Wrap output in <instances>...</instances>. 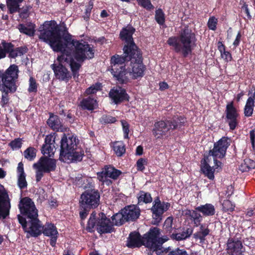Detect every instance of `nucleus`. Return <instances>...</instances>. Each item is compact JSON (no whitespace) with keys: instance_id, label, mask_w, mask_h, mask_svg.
Returning a JSON list of instances; mask_svg holds the SVG:
<instances>
[{"instance_id":"f257e3e1","label":"nucleus","mask_w":255,"mask_h":255,"mask_svg":"<svg viewBox=\"0 0 255 255\" xmlns=\"http://www.w3.org/2000/svg\"><path fill=\"white\" fill-rule=\"evenodd\" d=\"M39 38L48 44L53 51L61 52L57 59L59 65L53 69L56 78L67 81L71 77L66 66H70L74 78L78 77L81 63L94 57L93 49L85 41L73 39L67 30H61L51 23H45Z\"/></svg>"},{"instance_id":"f03ea898","label":"nucleus","mask_w":255,"mask_h":255,"mask_svg":"<svg viewBox=\"0 0 255 255\" xmlns=\"http://www.w3.org/2000/svg\"><path fill=\"white\" fill-rule=\"evenodd\" d=\"M132 53L124 54V57L117 55L111 57L112 74L121 83L127 82L129 77L136 79L143 75L144 67L140 51L138 56Z\"/></svg>"},{"instance_id":"7ed1b4c3","label":"nucleus","mask_w":255,"mask_h":255,"mask_svg":"<svg viewBox=\"0 0 255 255\" xmlns=\"http://www.w3.org/2000/svg\"><path fill=\"white\" fill-rule=\"evenodd\" d=\"M19 208L21 213L26 216L29 219L27 222L25 218L20 215L17 216L19 223L27 233V237L29 238V236L37 237L39 235L42 228L40 222L37 219L38 211L34 202L28 197L23 198L20 201Z\"/></svg>"},{"instance_id":"20e7f679","label":"nucleus","mask_w":255,"mask_h":255,"mask_svg":"<svg viewBox=\"0 0 255 255\" xmlns=\"http://www.w3.org/2000/svg\"><path fill=\"white\" fill-rule=\"evenodd\" d=\"M229 140L228 138L224 137L215 143L213 149L210 151L209 155L202 162L201 170L209 179H214L215 169L220 167L221 163L218 161L217 158H221L225 156L230 145Z\"/></svg>"},{"instance_id":"39448f33","label":"nucleus","mask_w":255,"mask_h":255,"mask_svg":"<svg viewBox=\"0 0 255 255\" xmlns=\"http://www.w3.org/2000/svg\"><path fill=\"white\" fill-rule=\"evenodd\" d=\"M162 239L159 238V230L154 228L144 234L142 238L138 233H131L128 240L127 246L130 248H135L143 245L156 255V250L159 248Z\"/></svg>"},{"instance_id":"423d86ee","label":"nucleus","mask_w":255,"mask_h":255,"mask_svg":"<svg viewBox=\"0 0 255 255\" xmlns=\"http://www.w3.org/2000/svg\"><path fill=\"white\" fill-rule=\"evenodd\" d=\"M77 139L74 136L65 135L61 140L60 157L67 162L80 161L82 159L84 151L77 147Z\"/></svg>"},{"instance_id":"0eeeda50","label":"nucleus","mask_w":255,"mask_h":255,"mask_svg":"<svg viewBox=\"0 0 255 255\" xmlns=\"http://www.w3.org/2000/svg\"><path fill=\"white\" fill-rule=\"evenodd\" d=\"M195 42V35L191 30L187 27L181 31L179 37H171L167 40V43L176 52H181L184 56L191 52Z\"/></svg>"},{"instance_id":"6e6552de","label":"nucleus","mask_w":255,"mask_h":255,"mask_svg":"<svg viewBox=\"0 0 255 255\" xmlns=\"http://www.w3.org/2000/svg\"><path fill=\"white\" fill-rule=\"evenodd\" d=\"M96 214L93 212L88 222L87 228L89 231H91L96 227L97 231L101 234L111 233L113 230V227L110 220L107 219L103 213L99 214L98 219L96 220Z\"/></svg>"},{"instance_id":"1a4fd4ad","label":"nucleus","mask_w":255,"mask_h":255,"mask_svg":"<svg viewBox=\"0 0 255 255\" xmlns=\"http://www.w3.org/2000/svg\"><path fill=\"white\" fill-rule=\"evenodd\" d=\"M33 167L36 170V180L39 182L44 173L55 170L56 167V160L52 158L41 157L38 162L33 164Z\"/></svg>"},{"instance_id":"9d476101","label":"nucleus","mask_w":255,"mask_h":255,"mask_svg":"<svg viewBox=\"0 0 255 255\" xmlns=\"http://www.w3.org/2000/svg\"><path fill=\"white\" fill-rule=\"evenodd\" d=\"M134 32V29L131 26H127L123 28L120 33V37L122 40L125 41L127 44L123 48L124 54L132 52L133 55H139V50L133 42L132 34Z\"/></svg>"},{"instance_id":"9b49d317","label":"nucleus","mask_w":255,"mask_h":255,"mask_svg":"<svg viewBox=\"0 0 255 255\" xmlns=\"http://www.w3.org/2000/svg\"><path fill=\"white\" fill-rule=\"evenodd\" d=\"M100 195L95 189L87 190L81 196L80 203L84 208H95L99 205Z\"/></svg>"},{"instance_id":"f8f14e48","label":"nucleus","mask_w":255,"mask_h":255,"mask_svg":"<svg viewBox=\"0 0 255 255\" xmlns=\"http://www.w3.org/2000/svg\"><path fill=\"white\" fill-rule=\"evenodd\" d=\"M121 174V172L111 166H105L101 171L97 173V178L103 184L109 185L112 183L109 179H116Z\"/></svg>"},{"instance_id":"ddd939ff","label":"nucleus","mask_w":255,"mask_h":255,"mask_svg":"<svg viewBox=\"0 0 255 255\" xmlns=\"http://www.w3.org/2000/svg\"><path fill=\"white\" fill-rule=\"evenodd\" d=\"M18 67L13 64L6 71L2 77V84L4 85L10 86L11 90L13 91L16 87L15 80L18 77Z\"/></svg>"},{"instance_id":"4468645a","label":"nucleus","mask_w":255,"mask_h":255,"mask_svg":"<svg viewBox=\"0 0 255 255\" xmlns=\"http://www.w3.org/2000/svg\"><path fill=\"white\" fill-rule=\"evenodd\" d=\"M10 200L3 186L0 184V219H4L9 214Z\"/></svg>"},{"instance_id":"2eb2a0df","label":"nucleus","mask_w":255,"mask_h":255,"mask_svg":"<svg viewBox=\"0 0 255 255\" xmlns=\"http://www.w3.org/2000/svg\"><path fill=\"white\" fill-rule=\"evenodd\" d=\"M167 241V239H162L159 248L156 250V255H189L184 249H180L178 248L172 249L170 247L167 248L162 247V244Z\"/></svg>"},{"instance_id":"dca6fc26","label":"nucleus","mask_w":255,"mask_h":255,"mask_svg":"<svg viewBox=\"0 0 255 255\" xmlns=\"http://www.w3.org/2000/svg\"><path fill=\"white\" fill-rule=\"evenodd\" d=\"M226 113L227 122L229 124L230 129H234L238 124L239 115L233 106V102L227 105Z\"/></svg>"},{"instance_id":"f3484780","label":"nucleus","mask_w":255,"mask_h":255,"mask_svg":"<svg viewBox=\"0 0 255 255\" xmlns=\"http://www.w3.org/2000/svg\"><path fill=\"white\" fill-rule=\"evenodd\" d=\"M172 123L162 121L156 122L154 125L152 133L156 138H160L172 128Z\"/></svg>"},{"instance_id":"a211bd4d","label":"nucleus","mask_w":255,"mask_h":255,"mask_svg":"<svg viewBox=\"0 0 255 255\" xmlns=\"http://www.w3.org/2000/svg\"><path fill=\"white\" fill-rule=\"evenodd\" d=\"M109 96L115 104H119L125 100H128V96L125 90L120 87L111 89L109 93Z\"/></svg>"},{"instance_id":"6ab92c4d","label":"nucleus","mask_w":255,"mask_h":255,"mask_svg":"<svg viewBox=\"0 0 255 255\" xmlns=\"http://www.w3.org/2000/svg\"><path fill=\"white\" fill-rule=\"evenodd\" d=\"M40 225L42 226L41 224ZM41 228L42 230L40 234H41L43 231V233L44 235L50 237L51 239L49 241L50 244L52 247H54L56 243L58 235V231L56 228L51 224H47L43 227L41 226Z\"/></svg>"},{"instance_id":"aec40b11","label":"nucleus","mask_w":255,"mask_h":255,"mask_svg":"<svg viewBox=\"0 0 255 255\" xmlns=\"http://www.w3.org/2000/svg\"><path fill=\"white\" fill-rule=\"evenodd\" d=\"M227 250L229 255H244L243 246L239 241L229 240L227 244Z\"/></svg>"},{"instance_id":"412c9836","label":"nucleus","mask_w":255,"mask_h":255,"mask_svg":"<svg viewBox=\"0 0 255 255\" xmlns=\"http://www.w3.org/2000/svg\"><path fill=\"white\" fill-rule=\"evenodd\" d=\"M123 213L127 221L136 220L140 215L139 209L134 205L125 207L123 209Z\"/></svg>"},{"instance_id":"4be33fe9","label":"nucleus","mask_w":255,"mask_h":255,"mask_svg":"<svg viewBox=\"0 0 255 255\" xmlns=\"http://www.w3.org/2000/svg\"><path fill=\"white\" fill-rule=\"evenodd\" d=\"M2 44L5 50L9 53V57L11 58L21 56L26 52V48L25 47H18L13 49L11 43L3 42Z\"/></svg>"},{"instance_id":"5701e85b","label":"nucleus","mask_w":255,"mask_h":255,"mask_svg":"<svg viewBox=\"0 0 255 255\" xmlns=\"http://www.w3.org/2000/svg\"><path fill=\"white\" fill-rule=\"evenodd\" d=\"M169 206V204L168 203H161L159 198H157L154 201L151 210L155 217H159L168 209Z\"/></svg>"},{"instance_id":"b1692460","label":"nucleus","mask_w":255,"mask_h":255,"mask_svg":"<svg viewBox=\"0 0 255 255\" xmlns=\"http://www.w3.org/2000/svg\"><path fill=\"white\" fill-rule=\"evenodd\" d=\"M182 215L186 216L187 219H189L193 222L195 227L200 225L202 217L201 215L196 211L185 210L183 211Z\"/></svg>"},{"instance_id":"393cba45","label":"nucleus","mask_w":255,"mask_h":255,"mask_svg":"<svg viewBox=\"0 0 255 255\" xmlns=\"http://www.w3.org/2000/svg\"><path fill=\"white\" fill-rule=\"evenodd\" d=\"M47 124L54 130L63 131L65 129L57 116H50L47 121Z\"/></svg>"},{"instance_id":"a878e982","label":"nucleus","mask_w":255,"mask_h":255,"mask_svg":"<svg viewBox=\"0 0 255 255\" xmlns=\"http://www.w3.org/2000/svg\"><path fill=\"white\" fill-rule=\"evenodd\" d=\"M18 176V185L20 189L27 186V182L25 179V174L24 172L23 165L21 162H19L17 168Z\"/></svg>"},{"instance_id":"bb28decb","label":"nucleus","mask_w":255,"mask_h":255,"mask_svg":"<svg viewBox=\"0 0 255 255\" xmlns=\"http://www.w3.org/2000/svg\"><path fill=\"white\" fill-rule=\"evenodd\" d=\"M196 210L200 212L203 215L206 216H213L215 213V208L211 204H206L196 208Z\"/></svg>"},{"instance_id":"cd10ccee","label":"nucleus","mask_w":255,"mask_h":255,"mask_svg":"<svg viewBox=\"0 0 255 255\" xmlns=\"http://www.w3.org/2000/svg\"><path fill=\"white\" fill-rule=\"evenodd\" d=\"M4 85V84H1L0 86V90L2 92L1 95V104L4 106L7 104L9 101L8 93H14L16 90V87H15V89L12 91L10 89V86Z\"/></svg>"},{"instance_id":"c85d7f7f","label":"nucleus","mask_w":255,"mask_h":255,"mask_svg":"<svg viewBox=\"0 0 255 255\" xmlns=\"http://www.w3.org/2000/svg\"><path fill=\"white\" fill-rule=\"evenodd\" d=\"M80 106L83 109L93 110L97 107V104L96 100L91 97H88L81 101Z\"/></svg>"},{"instance_id":"c756f323","label":"nucleus","mask_w":255,"mask_h":255,"mask_svg":"<svg viewBox=\"0 0 255 255\" xmlns=\"http://www.w3.org/2000/svg\"><path fill=\"white\" fill-rule=\"evenodd\" d=\"M112 224L114 225L120 226L127 222L125 214L123 213V209L118 213H117L112 217Z\"/></svg>"},{"instance_id":"7c9ffc66","label":"nucleus","mask_w":255,"mask_h":255,"mask_svg":"<svg viewBox=\"0 0 255 255\" xmlns=\"http://www.w3.org/2000/svg\"><path fill=\"white\" fill-rule=\"evenodd\" d=\"M254 97H250L246 102L244 109V114L247 117H250L252 115L254 107Z\"/></svg>"},{"instance_id":"2f4dec72","label":"nucleus","mask_w":255,"mask_h":255,"mask_svg":"<svg viewBox=\"0 0 255 255\" xmlns=\"http://www.w3.org/2000/svg\"><path fill=\"white\" fill-rule=\"evenodd\" d=\"M255 168V162L251 159H246L240 166L239 169L242 172H247Z\"/></svg>"},{"instance_id":"473e14b6","label":"nucleus","mask_w":255,"mask_h":255,"mask_svg":"<svg viewBox=\"0 0 255 255\" xmlns=\"http://www.w3.org/2000/svg\"><path fill=\"white\" fill-rule=\"evenodd\" d=\"M34 25L32 23L29 24H20L18 25V29L20 32L23 33L29 36H32L34 33Z\"/></svg>"},{"instance_id":"72a5a7b5","label":"nucleus","mask_w":255,"mask_h":255,"mask_svg":"<svg viewBox=\"0 0 255 255\" xmlns=\"http://www.w3.org/2000/svg\"><path fill=\"white\" fill-rule=\"evenodd\" d=\"M55 145L44 144L42 147V152L44 156L51 158L55 153Z\"/></svg>"},{"instance_id":"f704fd0d","label":"nucleus","mask_w":255,"mask_h":255,"mask_svg":"<svg viewBox=\"0 0 255 255\" xmlns=\"http://www.w3.org/2000/svg\"><path fill=\"white\" fill-rule=\"evenodd\" d=\"M218 49L221 53L222 58L226 61H231L232 60V56L230 52L225 50V46L221 42H219L218 43Z\"/></svg>"},{"instance_id":"c9c22d12","label":"nucleus","mask_w":255,"mask_h":255,"mask_svg":"<svg viewBox=\"0 0 255 255\" xmlns=\"http://www.w3.org/2000/svg\"><path fill=\"white\" fill-rule=\"evenodd\" d=\"M152 201V198L149 193L145 192L144 191H140L138 194V204L141 205V204L148 203Z\"/></svg>"},{"instance_id":"e433bc0d","label":"nucleus","mask_w":255,"mask_h":255,"mask_svg":"<svg viewBox=\"0 0 255 255\" xmlns=\"http://www.w3.org/2000/svg\"><path fill=\"white\" fill-rule=\"evenodd\" d=\"M23 0H7V5L10 13H12L18 11L19 2Z\"/></svg>"},{"instance_id":"4c0bfd02","label":"nucleus","mask_w":255,"mask_h":255,"mask_svg":"<svg viewBox=\"0 0 255 255\" xmlns=\"http://www.w3.org/2000/svg\"><path fill=\"white\" fill-rule=\"evenodd\" d=\"M113 149L115 153L119 156H121L126 151L125 145L121 141H117L114 143Z\"/></svg>"},{"instance_id":"58836bf2","label":"nucleus","mask_w":255,"mask_h":255,"mask_svg":"<svg viewBox=\"0 0 255 255\" xmlns=\"http://www.w3.org/2000/svg\"><path fill=\"white\" fill-rule=\"evenodd\" d=\"M167 122L172 123L171 129H174L180 128L185 123L186 120L184 118L178 117L174 118L172 121H168Z\"/></svg>"},{"instance_id":"ea45409f","label":"nucleus","mask_w":255,"mask_h":255,"mask_svg":"<svg viewBox=\"0 0 255 255\" xmlns=\"http://www.w3.org/2000/svg\"><path fill=\"white\" fill-rule=\"evenodd\" d=\"M36 150L33 147L27 148L23 152L24 156L29 161L33 160L36 157Z\"/></svg>"},{"instance_id":"a19ab883","label":"nucleus","mask_w":255,"mask_h":255,"mask_svg":"<svg viewBox=\"0 0 255 255\" xmlns=\"http://www.w3.org/2000/svg\"><path fill=\"white\" fill-rule=\"evenodd\" d=\"M222 205L223 209L225 212H232L234 210L235 205L230 200H225Z\"/></svg>"},{"instance_id":"79ce46f5","label":"nucleus","mask_w":255,"mask_h":255,"mask_svg":"<svg viewBox=\"0 0 255 255\" xmlns=\"http://www.w3.org/2000/svg\"><path fill=\"white\" fill-rule=\"evenodd\" d=\"M155 17L159 24H162L164 22V14L161 9H158L156 11Z\"/></svg>"},{"instance_id":"37998d69","label":"nucleus","mask_w":255,"mask_h":255,"mask_svg":"<svg viewBox=\"0 0 255 255\" xmlns=\"http://www.w3.org/2000/svg\"><path fill=\"white\" fill-rule=\"evenodd\" d=\"M9 145L13 150L20 148L22 145V139L18 138L11 141Z\"/></svg>"},{"instance_id":"c03bdc74","label":"nucleus","mask_w":255,"mask_h":255,"mask_svg":"<svg viewBox=\"0 0 255 255\" xmlns=\"http://www.w3.org/2000/svg\"><path fill=\"white\" fill-rule=\"evenodd\" d=\"M101 88V84H96L95 85L91 86L90 88L87 89L86 91V93L87 95L92 94L96 93L98 90H100Z\"/></svg>"},{"instance_id":"a18cd8bd","label":"nucleus","mask_w":255,"mask_h":255,"mask_svg":"<svg viewBox=\"0 0 255 255\" xmlns=\"http://www.w3.org/2000/svg\"><path fill=\"white\" fill-rule=\"evenodd\" d=\"M217 24V19L215 17H212L209 18L208 22V26L210 29L215 30L216 28Z\"/></svg>"},{"instance_id":"49530a36","label":"nucleus","mask_w":255,"mask_h":255,"mask_svg":"<svg viewBox=\"0 0 255 255\" xmlns=\"http://www.w3.org/2000/svg\"><path fill=\"white\" fill-rule=\"evenodd\" d=\"M100 121L102 123H113L116 122V119L110 116L104 115L102 117Z\"/></svg>"},{"instance_id":"de8ad7c7","label":"nucleus","mask_w":255,"mask_h":255,"mask_svg":"<svg viewBox=\"0 0 255 255\" xmlns=\"http://www.w3.org/2000/svg\"><path fill=\"white\" fill-rule=\"evenodd\" d=\"M37 91V84L35 80L32 78L30 77L29 79V86L28 88V91L29 92H35Z\"/></svg>"},{"instance_id":"09e8293b","label":"nucleus","mask_w":255,"mask_h":255,"mask_svg":"<svg viewBox=\"0 0 255 255\" xmlns=\"http://www.w3.org/2000/svg\"><path fill=\"white\" fill-rule=\"evenodd\" d=\"M122 125L123 127V130L124 133V137L125 138H128L129 133V125L125 121H122Z\"/></svg>"},{"instance_id":"8fccbe9b","label":"nucleus","mask_w":255,"mask_h":255,"mask_svg":"<svg viewBox=\"0 0 255 255\" xmlns=\"http://www.w3.org/2000/svg\"><path fill=\"white\" fill-rule=\"evenodd\" d=\"M146 163V161L145 159L143 158L139 159L136 162L137 170L142 171L144 169V165Z\"/></svg>"},{"instance_id":"3c124183","label":"nucleus","mask_w":255,"mask_h":255,"mask_svg":"<svg viewBox=\"0 0 255 255\" xmlns=\"http://www.w3.org/2000/svg\"><path fill=\"white\" fill-rule=\"evenodd\" d=\"M186 236L185 234L182 232V233H177V234H173L171 235V238L173 239H175L177 241H181L182 240H184L186 239Z\"/></svg>"},{"instance_id":"603ef678","label":"nucleus","mask_w":255,"mask_h":255,"mask_svg":"<svg viewBox=\"0 0 255 255\" xmlns=\"http://www.w3.org/2000/svg\"><path fill=\"white\" fill-rule=\"evenodd\" d=\"M55 137L53 135H47L45 139V144L54 145Z\"/></svg>"},{"instance_id":"864d4df0","label":"nucleus","mask_w":255,"mask_h":255,"mask_svg":"<svg viewBox=\"0 0 255 255\" xmlns=\"http://www.w3.org/2000/svg\"><path fill=\"white\" fill-rule=\"evenodd\" d=\"M138 3L143 7L147 9H150L152 5L149 0H137Z\"/></svg>"},{"instance_id":"5fc2aeb1","label":"nucleus","mask_w":255,"mask_h":255,"mask_svg":"<svg viewBox=\"0 0 255 255\" xmlns=\"http://www.w3.org/2000/svg\"><path fill=\"white\" fill-rule=\"evenodd\" d=\"M173 219L172 217H168L165 220L164 224L165 229L167 230H170L172 228Z\"/></svg>"},{"instance_id":"6e6d98bb","label":"nucleus","mask_w":255,"mask_h":255,"mask_svg":"<svg viewBox=\"0 0 255 255\" xmlns=\"http://www.w3.org/2000/svg\"><path fill=\"white\" fill-rule=\"evenodd\" d=\"M200 230V233L202 234V236L200 237V239L206 236L209 233V230L207 228H204L203 225L201 226Z\"/></svg>"},{"instance_id":"4d7b16f0","label":"nucleus","mask_w":255,"mask_h":255,"mask_svg":"<svg viewBox=\"0 0 255 255\" xmlns=\"http://www.w3.org/2000/svg\"><path fill=\"white\" fill-rule=\"evenodd\" d=\"M241 38V35L240 32H239L236 37V39L234 41L233 43V45L234 46V48H235L238 45H239Z\"/></svg>"},{"instance_id":"13d9d810","label":"nucleus","mask_w":255,"mask_h":255,"mask_svg":"<svg viewBox=\"0 0 255 255\" xmlns=\"http://www.w3.org/2000/svg\"><path fill=\"white\" fill-rule=\"evenodd\" d=\"M2 44L3 45L2 43ZM6 52H7L6 50H5V49L3 47V46L2 45V46H1L0 45V59L5 57Z\"/></svg>"},{"instance_id":"bf43d9fd","label":"nucleus","mask_w":255,"mask_h":255,"mask_svg":"<svg viewBox=\"0 0 255 255\" xmlns=\"http://www.w3.org/2000/svg\"><path fill=\"white\" fill-rule=\"evenodd\" d=\"M183 233L185 234V236H186V238H187L192 234L193 229L192 228H188L185 231H183Z\"/></svg>"},{"instance_id":"052dcab7","label":"nucleus","mask_w":255,"mask_h":255,"mask_svg":"<svg viewBox=\"0 0 255 255\" xmlns=\"http://www.w3.org/2000/svg\"><path fill=\"white\" fill-rule=\"evenodd\" d=\"M168 87V84L165 82H162L159 83V88L161 90H164L167 89Z\"/></svg>"},{"instance_id":"680f3d73","label":"nucleus","mask_w":255,"mask_h":255,"mask_svg":"<svg viewBox=\"0 0 255 255\" xmlns=\"http://www.w3.org/2000/svg\"><path fill=\"white\" fill-rule=\"evenodd\" d=\"M87 215V211L86 209H85L83 211H81L80 212V216L82 219H85Z\"/></svg>"},{"instance_id":"e2e57ef3","label":"nucleus","mask_w":255,"mask_h":255,"mask_svg":"<svg viewBox=\"0 0 255 255\" xmlns=\"http://www.w3.org/2000/svg\"><path fill=\"white\" fill-rule=\"evenodd\" d=\"M143 152V148L141 146H138L137 147L136 149V154L138 155H141Z\"/></svg>"},{"instance_id":"0e129e2a","label":"nucleus","mask_w":255,"mask_h":255,"mask_svg":"<svg viewBox=\"0 0 255 255\" xmlns=\"http://www.w3.org/2000/svg\"><path fill=\"white\" fill-rule=\"evenodd\" d=\"M242 9L245 10V12L247 13V14L249 16L250 15V12H249V10L248 9V5L247 4H246V3H245L243 6H242Z\"/></svg>"},{"instance_id":"69168bd1","label":"nucleus","mask_w":255,"mask_h":255,"mask_svg":"<svg viewBox=\"0 0 255 255\" xmlns=\"http://www.w3.org/2000/svg\"><path fill=\"white\" fill-rule=\"evenodd\" d=\"M250 138H251V140L252 141V144L254 145V140H255V135L254 132L252 131H251L250 132Z\"/></svg>"},{"instance_id":"338daca9","label":"nucleus","mask_w":255,"mask_h":255,"mask_svg":"<svg viewBox=\"0 0 255 255\" xmlns=\"http://www.w3.org/2000/svg\"><path fill=\"white\" fill-rule=\"evenodd\" d=\"M92 8H93V3L92 2H90L89 4L88 5V7L86 9V12L87 13H88V12L90 13L91 12V10Z\"/></svg>"},{"instance_id":"774afa93","label":"nucleus","mask_w":255,"mask_h":255,"mask_svg":"<svg viewBox=\"0 0 255 255\" xmlns=\"http://www.w3.org/2000/svg\"><path fill=\"white\" fill-rule=\"evenodd\" d=\"M5 175V172L0 168V178H3Z\"/></svg>"}]
</instances>
